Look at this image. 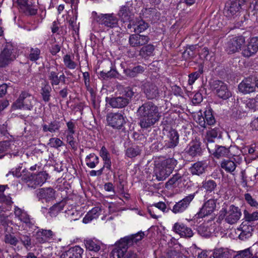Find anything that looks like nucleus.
Masks as SVG:
<instances>
[{"mask_svg": "<svg viewBox=\"0 0 258 258\" xmlns=\"http://www.w3.org/2000/svg\"><path fill=\"white\" fill-rule=\"evenodd\" d=\"M61 127L60 121L54 120L48 124H43L42 125V131L43 132H50L54 133L58 132Z\"/></svg>", "mask_w": 258, "mask_h": 258, "instance_id": "28", "label": "nucleus"}, {"mask_svg": "<svg viewBox=\"0 0 258 258\" xmlns=\"http://www.w3.org/2000/svg\"><path fill=\"white\" fill-rule=\"evenodd\" d=\"M209 152L212 154L216 158L227 156L230 152L229 149L225 146H219L215 144L214 143H210L207 147Z\"/></svg>", "mask_w": 258, "mask_h": 258, "instance_id": "10", "label": "nucleus"}, {"mask_svg": "<svg viewBox=\"0 0 258 258\" xmlns=\"http://www.w3.org/2000/svg\"><path fill=\"white\" fill-rule=\"evenodd\" d=\"M188 179V174L186 172L176 173L166 183V187L168 188L174 185L182 187L185 186V182H187Z\"/></svg>", "mask_w": 258, "mask_h": 258, "instance_id": "8", "label": "nucleus"}, {"mask_svg": "<svg viewBox=\"0 0 258 258\" xmlns=\"http://www.w3.org/2000/svg\"><path fill=\"white\" fill-rule=\"evenodd\" d=\"M40 50L38 48H31L29 54V59L31 61H36L39 58Z\"/></svg>", "mask_w": 258, "mask_h": 258, "instance_id": "52", "label": "nucleus"}, {"mask_svg": "<svg viewBox=\"0 0 258 258\" xmlns=\"http://www.w3.org/2000/svg\"><path fill=\"white\" fill-rule=\"evenodd\" d=\"M85 162L88 167L94 168L99 163V158L95 154L91 153L86 157Z\"/></svg>", "mask_w": 258, "mask_h": 258, "instance_id": "38", "label": "nucleus"}, {"mask_svg": "<svg viewBox=\"0 0 258 258\" xmlns=\"http://www.w3.org/2000/svg\"><path fill=\"white\" fill-rule=\"evenodd\" d=\"M205 119L206 120V127L207 125H212L215 124L216 120L210 110L205 111Z\"/></svg>", "mask_w": 258, "mask_h": 258, "instance_id": "50", "label": "nucleus"}, {"mask_svg": "<svg viewBox=\"0 0 258 258\" xmlns=\"http://www.w3.org/2000/svg\"><path fill=\"white\" fill-rule=\"evenodd\" d=\"M73 135L74 134H67V142L73 149H76L77 146V143L75 140Z\"/></svg>", "mask_w": 258, "mask_h": 258, "instance_id": "59", "label": "nucleus"}, {"mask_svg": "<svg viewBox=\"0 0 258 258\" xmlns=\"http://www.w3.org/2000/svg\"><path fill=\"white\" fill-rule=\"evenodd\" d=\"M145 234L143 232H138L135 234L126 236L122 238V241H125L126 243L131 246L135 243H137L139 241L142 239Z\"/></svg>", "mask_w": 258, "mask_h": 258, "instance_id": "32", "label": "nucleus"}, {"mask_svg": "<svg viewBox=\"0 0 258 258\" xmlns=\"http://www.w3.org/2000/svg\"><path fill=\"white\" fill-rule=\"evenodd\" d=\"M51 91V87L47 83L42 87L41 90V94L44 102H47L49 101Z\"/></svg>", "mask_w": 258, "mask_h": 258, "instance_id": "46", "label": "nucleus"}, {"mask_svg": "<svg viewBox=\"0 0 258 258\" xmlns=\"http://www.w3.org/2000/svg\"><path fill=\"white\" fill-rule=\"evenodd\" d=\"M84 249L79 246H75L63 252L60 258H82Z\"/></svg>", "mask_w": 258, "mask_h": 258, "instance_id": "20", "label": "nucleus"}, {"mask_svg": "<svg viewBox=\"0 0 258 258\" xmlns=\"http://www.w3.org/2000/svg\"><path fill=\"white\" fill-rule=\"evenodd\" d=\"M248 44L252 47L254 52L256 53L258 50V37H253L251 38Z\"/></svg>", "mask_w": 258, "mask_h": 258, "instance_id": "61", "label": "nucleus"}, {"mask_svg": "<svg viewBox=\"0 0 258 258\" xmlns=\"http://www.w3.org/2000/svg\"><path fill=\"white\" fill-rule=\"evenodd\" d=\"M200 73L198 72H194L189 75L188 76V84L190 85H192L195 81L199 78Z\"/></svg>", "mask_w": 258, "mask_h": 258, "instance_id": "63", "label": "nucleus"}, {"mask_svg": "<svg viewBox=\"0 0 258 258\" xmlns=\"http://www.w3.org/2000/svg\"><path fill=\"white\" fill-rule=\"evenodd\" d=\"M12 147V142L5 141L0 142V153H4L9 151Z\"/></svg>", "mask_w": 258, "mask_h": 258, "instance_id": "57", "label": "nucleus"}, {"mask_svg": "<svg viewBox=\"0 0 258 258\" xmlns=\"http://www.w3.org/2000/svg\"><path fill=\"white\" fill-rule=\"evenodd\" d=\"M244 197L245 200L248 205L252 207L258 208V202L251 197L250 194H245Z\"/></svg>", "mask_w": 258, "mask_h": 258, "instance_id": "54", "label": "nucleus"}, {"mask_svg": "<svg viewBox=\"0 0 258 258\" xmlns=\"http://www.w3.org/2000/svg\"><path fill=\"white\" fill-rule=\"evenodd\" d=\"M19 240L22 244L27 250H30L33 246V243L32 241L30 234H20L19 238Z\"/></svg>", "mask_w": 258, "mask_h": 258, "instance_id": "36", "label": "nucleus"}, {"mask_svg": "<svg viewBox=\"0 0 258 258\" xmlns=\"http://www.w3.org/2000/svg\"><path fill=\"white\" fill-rule=\"evenodd\" d=\"M240 229L241 232L239 234V238L241 240H244L252 235V232L253 231L252 226L241 224Z\"/></svg>", "mask_w": 258, "mask_h": 258, "instance_id": "31", "label": "nucleus"}, {"mask_svg": "<svg viewBox=\"0 0 258 258\" xmlns=\"http://www.w3.org/2000/svg\"><path fill=\"white\" fill-rule=\"evenodd\" d=\"M24 12L28 15H35L37 12V9L35 6L32 5V1L29 2L23 9Z\"/></svg>", "mask_w": 258, "mask_h": 258, "instance_id": "53", "label": "nucleus"}, {"mask_svg": "<svg viewBox=\"0 0 258 258\" xmlns=\"http://www.w3.org/2000/svg\"><path fill=\"white\" fill-rule=\"evenodd\" d=\"M217 183L212 179L205 180L202 183V187L206 190L207 192H211L216 188Z\"/></svg>", "mask_w": 258, "mask_h": 258, "instance_id": "44", "label": "nucleus"}, {"mask_svg": "<svg viewBox=\"0 0 258 258\" xmlns=\"http://www.w3.org/2000/svg\"><path fill=\"white\" fill-rule=\"evenodd\" d=\"M197 192L189 194L180 201L176 203L171 210L174 214L181 213L185 211L194 199Z\"/></svg>", "mask_w": 258, "mask_h": 258, "instance_id": "9", "label": "nucleus"}, {"mask_svg": "<svg viewBox=\"0 0 258 258\" xmlns=\"http://www.w3.org/2000/svg\"><path fill=\"white\" fill-rule=\"evenodd\" d=\"M4 241L6 244L16 246L19 242V239L13 234L7 233L4 236Z\"/></svg>", "mask_w": 258, "mask_h": 258, "instance_id": "47", "label": "nucleus"}, {"mask_svg": "<svg viewBox=\"0 0 258 258\" xmlns=\"http://www.w3.org/2000/svg\"><path fill=\"white\" fill-rule=\"evenodd\" d=\"M101 211V208L98 207H95L90 210L85 215L83 218V223L87 224L91 221L93 219L97 218Z\"/></svg>", "mask_w": 258, "mask_h": 258, "instance_id": "33", "label": "nucleus"}, {"mask_svg": "<svg viewBox=\"0 0 258 258\" xmlns=\"http://www.w3.org/2000/svg\"><path fill=\"white\" fill-rule=\"evenodd\" d=\"M149 41L148 36L137 33L130 35L128 38V43L132 47H140L147 44Z\"/></svg>", "mask_w": 258, "mask_h": 258, "instance_id": "12", "label": "nucleus"}, {"mask_svg": "<svg viewBox=\"0 0 258 258\" xmlns=\"http://www.w3.org/2000/svg\"><path fill=\"white\" fill-rule=\"evenodd\" d=\"M33 100V96L28 92H22L18 99L13 104V108L14 109H24L31 110L33 106L32 104Z\"/></svg>", "mask_w": 258, "mask_h": 258, "instance_id": "6", "label": "nucleus"}, {"mask_svg": "<svg viewBox=\"0 0 258 258\" xmlns=\"http://www.w3.org/2000/svg\"><path fill=\"white\" fill-rule=\"evenodd\" d=\"M92 14L94 20L99 24L109 28H113L118 26V18L113 13L97 15L96 12H93Z\"/></svg>", "mask_w": 258, "mask_h": 258, "instance_id": "5", "label": "nucleus"}, {"mask_svg": "<svg viewBox=\"0 0 258 258\" xmlns=\"http://www.w3.org/2000/svg\"><path fill=\"white\" fill-rule=\"evenodd\" d=\"M244 219L246 221L253 222L258 220V212H253L252 213H249L247 210L243 211Z\"/></svg>", "mask_w": 258, "mask_h": 258, "instance_id": "49", "label": "nucleus"}, {"mask_svg": "<svg viewBox=\"0 0 258 258\" xmlns=\"http://www.w3.org/2000/svg\"><path fill=\"white\" fill-rule=\"evenodd\" d=\"M206 165L203 161H198L194 163L189 170L192 175H200L205 171Z\"/></svg>", "mask_w": 258, "mask_h": 258, "instance_id": "29", "label": "nucleus"}, {"mask_svg": "<svg viewBox=\"0 0 258 258\" xmlns=\"http://www.w3.org/2000/svg\"><path fill=\"white\" fill-rule=\"evenodd\" d=\"M217 200L211 199L204 203L198 213L199 217L202 218L211 214L215 210Z\"/></svg>", "mask_w": 258, "mask_h": 258, "instance_id": "19", "label": "nucleus"}, {"mask_svg": "<svg viewBox=\"0 0 258 258\" xmlns=\"http://www.w3.org/2000/svg\"><path fill=\"white\" fill-rule=\"evenodd\" d=\"M137 115L142 128H148L157 122L161 115L158 107L151 101L143 103L137 109Z\"/></svg>", "mask_w": 258, "mask_h": 258, "instance_id": "1", "label": "nucleus"}, {"mask_svg": "<svg viewBox=\"0 0 258 258\" xmlns=\"http://www.w3.org/2000/svg\"><path fill=\"white\" fill-rule=\"evenodd\" d=\"M117 15L120 21L123 23L130 21L133 16L129 7L125 6H122L120 8Z\"/></svg>", "mask_w": 258, "mask_h": 258, "instance_id": "27", "label": "nucleus"}, {"mask_svg": "<svg viewBox=\"0 0 258 258\" xmlns=\"http://www.w3.org/2000/svg\"><path fill=\"white\" fill-rule=\"evenodd\" d=\"M128 245L125 241H122L121 238L116 243L115 246L112 249L111 254L112 258H123L126 254Z\"/></svg>", "mask_w": 258, "mask_h": 258, "instance_id": "14", "label": "nucleus"}, {"mask_svg": "<svg viewBox=\"0 0 258 258\" xmlns=\"http://www.w3.org/2000/svg\"><path fill=\"white\" fill-rule=\"evenodd\" d=\"M20 169H17L15 171L10 172L14 176L20 177L21 180L26 183L28 187L35 189L38 186H42L46 181L48 174L45 171H41L37 174L32 173L28 171L23 170L22 172L19 174Z\"/></svg>", "mask_w": 258, "mask_h": 258, "instance_id": "2", "label": "nucleus"}, {"mask_svg": "<svg viewBox=\"0 0 258 258\" xmlns=\"http://www.w3.org/2000/svg\"><path fill=\"white\" fill-rule=\"evenodd\" d=\"M55 190L51 187L41 188L37 191V197L39 199L50 201L55 199Z\"/></svg>", "mask_w": 258, "mask_h": 258, "instance_id": "23", "label": "nucleus"}, {"mask_svg": "<svg viewBox=\"0 0 258 258\" xmlns=\"http://www.w3.org/2000/svg\"><path fill=\"white\" fill-rule=\"evenodd\" d=\"M62 209L59 204H55L49 209V214L51 217H55Z\"/></svg>", "mask_w": 258, "mask_h": 258, "instance_id": "55", "label": "nucleus"}, {"mask_svg": "<svg viewBox=\"0 0 258 258\" xmlns=\"http://www.w3.org/2000/svg\"><path fill=\"white\" fill-rule=\"evenodd\" d=\"M143 16L146 18L158 19L160 14L158 11L153 8H145L142 10Z\"/></svg>", "mask_w": 258, "mask_h": 258, "instance_id": "37", "label": "nucleus"}, {"mask_svg": "<svg viewBox=\"0 0 258 258\" xmlns=\"http://www.w3.org/2000/svg\"><path fill=\"white\" fill-rule=\"evenodd\" d=\"M144 92L148 99H156L159 96L158 87L154 84L147 82L143 85Z\"/></svg>", "mask_w": 258, "mask_h": 258, "instance_id": "16", "label": "nucleus"}, {"mask_svg": "<svg viewBox=\"0 0 258 258\" xmlns=\"http://www.w3.org/2000/svg\"><path fill=\"white\" fill-rule=\"evenodd\" d=\"M99 154L103 161L110 159L109 153L104 146L101 148Z\"/></svg>", "mask_w": 258, "mask_h": 258, "instance_id": "62", "label": "nucleus"}, {"mask_svg": "<svg viewBox=\"0 0 258 258\" xmlns=\"http://www.w3.org/2000/svg\"><path fill=\"white\" fill-rule=\"evenodd\" d=\"M167 139L165 141V146L167 148H174L179 142V135L175 130H170L167 135Z\"/></svg>", "mask_w": 258, "mask_h": 258, "instance_id": "21", "label": "nucleus"}, {"mask_svg": "<svg viewBox=\"0 0 258 258\" xmlns=\"http://www.w3.org/2000/svg\"><path fill=\"white\" fill-rule=\"evenodd\" d=\"M255 53L256 52H254V50L252 49V47L248 44L242 51L243 55L247 57H249Z\"/></svg>", "mask_w": 258, "mask_h": 258, "instance_id": "60", "label": "nucleus"}, {"mask_svg": "<svg viewBox=\"0 0 258 258\" xmlns=\"http://www.w3.org/2000/svg\"><path fill=\"white\" fill-rule=\"evenodd\" d=\"M106 101L113 108L121 109L129 104V99H126L124 96L106 97Z\"/></svg>", "mask_w": 258, "mask_h": 258, "instance_id": "17", "label": "nucleus"}, {"mask_svg": "<svg viewBox=\"0 0 258 258\" xmlns=\"http://www.w3.org/2000/svg\"><path fill=\"white\" fill-rule=\"evenodd\" d=\"M142 149L138 146H135L127 148L125 151V155L132 158L140 155L142 152Z\"/></svg>", "mask_w": 258, "mask_h": 258, "instance_id": "41", "label": "nucleus"}, {"mask_svg": "<svg viewBox=\"0 0 258 258\" xmlns=\"http://www.w3.org/2000/svg\"><path fill=\"white\" fill-rule=\"evenodd\" d=\"M255 86V84L251 82V79L247 78L239 84L238 89L241 92L247 94L253 92Z\"/></svg>", "mask_w": 258, "mask_h": 258, "instance_id": "25", "label": "nucleus"}, {"mask_svg": "<svg viewBox=\"0 0 258 258\" xmlns=\"http://www.w3.org/2000/svg\"><path fill=\"white\" fill-rule=\"evenodd\" d=\"M39 233L48 240L53 239L54 236V234L50 230L41 229L37 232L38 234H39Z\"/></svg>", "mask_w": 258, "mask_h": 258, "instance_id": "58", "label": "nucleus"}, {"mask_svg": "<svg viewBox=\"0 0 258 258\" xmlns=\"http://www.w3.org/2000/svg\"><path fill=\"white\" fill-rule=\"evenodd\" d=\"M106 121L108 125L116 130H121L125 123L123 113L121 111L108 113Z\"/></svg>", "mask_w": 258, "mask_h": 258, "instance_id": "7", "label": "nucleus"}, {"mask_svg": "<svg viewBox=\"0 0 258 258\" xmlns=\"http://www.w3.org/2000/svg\"><path fill=\"white\" fill-rule=\"evenodd\" d=\"M242 215L241 209L233 205H230L228 209L222 208L220 211L219 218L230 225L236 223Z\"/></svg>", "mask_w": 258, "mask_h": 258, "instance_id": "3", "label": "nucleus"}, {"mask_svg": "<svg viewBox=\"0 0 258 258\" xmlns=\"http://www.w3.org/2000/svg\"><path fill=\"white\" fill-rule=\"evenodd\" d=\"M213 85L216 90L217 95L219 98L225 100L231 96V93L228 90L227 85L223 82L216 80L213 82Z\"/></svg>", "mask_w": 258, "mask_h": 258, "instance_id": "13", "label": "nucleus"}, {"mask_svg": "<svg viewBox=\"0 0 258 258\" xmlns=\"http://www.w3.org/2000/svg\"><path fill=\"white\" fill-rule=\"evenodd\" d=\"M172 230L176 233L180 235L181 237L185 238H190L194 235L191 228L182 223H175L173 226Z\"/></svg>", "mask_w": 258, "mask_h": 258, "instance_id": "18", "label": "nucleus"}, {"mask_svg": "<svg viewBox=\"0 0 258 258\" xmlns=\"http://www.w3.org/2000/svg\"><path fill=\"white\" fill-rule=\"evenodd\" d=\"M14 213L15 216L18 217L20 220L26 224L29 227H31V226L33 224L29 216L24 210L18 207H16L15 208Z\"/></svg>", "mask_w": 258, "mask_h": 258, "instance_id": "26", "label": "nucleus"}, {"mask_svg": "<svg viewBox=\"0 0 258 258\" xmlns=\"http://www.w3.org/2000/svg\"><path fill=\"white\" fill-rule=\"evenodd\" d=\"M134 26V32L139 34L146 30L149 27V24L143 20H136Z\"/></svg>", "mask_w": 258, "mask_h": 258, "instance_id": "42", "label": "nucleus"}, {"mask_svg": "<svg viewBox=\"0 0 258 258\" xmlns=\"http://www.w3.org/2000/svg\"><path fill=\"white\" fill-rule=\"evenodd\" d=\"M241 5L239 1L237 0H230L229 3L228 4L227 8L225 9L224 14L227 17H231L235 15H237Z\"/></svg>", "mask_w": 258, "mask_h": 258, "instance_id": "22", "label": "nucleus"}, {"mask_svg": "<svg viewBox=\"0 0 258 258\" xmlns=\"http://www.w3.org/2000/svg\"><path fill=\"white\" fill-rule=\"evenodd\" d=\"M49 144L51 147L58 148L62 145L63 142L59 138H52L49 140Z\"/></svg>", "mask_w": 258, "mask_h": 258, "instance_id": "56", "label": "nucleus"}, {"mask_svg": "<svg viewBox=\"0 0 258 258\" xmlns=\"http://www.w3.org/2000/svg\"><path fill=\"white\" fill-rule=\"evenodd\" d=\"M230 253L226 248H220L214 250V258H229Z\"/></svg>", "mask_w": 258, "mask_h": 258, "instance_id": "45", "label": "nucleus"}, {"mask_svg": "<svg viewBox=\"0 0 258 258\" xmlns=\"http://www.w3.org/2000/svg\"><path fill=\"white\" fill-rule=\"evenodd\" d=\"M12 50V46L7 44L0 54V67H5L15 58Z\"/></svg>", "mask_w": 258, "mask_h": 258, "instance_id": "11", "label": "nucleus"}, {"mask_svg": "<svg viewBox=\"0 0 258 258\" xmlns=\"http://www.w3.org/2000/svg\"><path fill=\"white\" fill-rule=\"evenodd\" d=\"M58 74L57 71H51L49 72L48 75V80L50 81L51 85L52 87L59 84Z\"/></svg>", "mask_w": 258, "mask_h": 258, "instance_id": "48", "label": "nucleus"}, {"mask_svg": "<svg viewBox=\"0 0 258 258\" xmlns=\"http://www.w3.org/2000/svg\"><path fill=\"white\" fill-rule=\"evenodd\" d=\"M67 126L68 127L67 134H74L76 127L75 123L72 121H69L67 123Z\"/></svg>", "mask_w": 258, "mask_h": 258, "instance_id": "64", "label": "nucleus"}, {"mask_svg": "<svg viewBox=\"0 0 258 258\" xmlns=\"http://www.w3.org/2000/svg\"><path fill=\"white\" fill-rule=\"evenodd\" d=\"M176 164V161L175 159L168 158L157 166L155 171L157 180H165L172 173Z\"/></svg>", "mask_w": 258, "mask_h": 258, "instance_id": "4", "label": "nucleus"}, {"mask_svg": "<svg viewBox=\"0 0 258 258\" xmlns=\"http://www.w3.org/2000/svg\"><path fill=\"white\" fill-rule=\"evenodd\" d=\"M220 131L219 127H215L208 131L205 136V140L206 143L207 147L208 144L212 142H214V139L216 138L220 134Z\"/></svg>", "mask_w": 258, "mask_h": 258, "instance_id": "34", "label": "nucleus"}, {"mask_svg": "<svg viewBox=\"0 0 258 258\" xmlns=\"http://www.w3.org/2000/svg\"><path fill=\"white\" fill-rule=\"evenodd\" d=\"M145 70L144 67L142 66H137L133 68H128L124 70V74L128 77L134 78L138 75L142 74Z\"/></svg>", "mask_w": 258, "mask_h": 258, "instance_id": "30", "label": "nucleus"}, {"mask_svg": "<svg viewBox=\"0 0 258 258\" xmlns=\"http://www.w3.org/2000/svg\"><path fill=\"white\" fill-rule=\"evenodd\" d=\"M154 46L152 44H148L142 47L139 51V55L143 57L147 58L153 54Z\"/></svg>", "mask_w": 258, "mask_h": 258, "instance_id": "39", "label": "nucleus"}, {"mask_svg": "<svg viewBox=\"0 0 258 258\" xmlns=\"http://www.w3.org/2000/svg\"><path fill=\"white\" fill-rule=\"evenodd\" d=\"M63 59L64 63L68 68L70 69H75L76 68L77 63L72 60L70 55H65Z\"/></svg>", "mask_w": 258, "mask_h": 258, "instance_id": "51", "label": "nucleus"}, {"mask_svg": "<svg viewBox=\"0 0 258 258\" xmlns=\"http://www.w3.org/2000/svg\"><path fill=\"white\" fill-rule=\"evenodd\" d=\"M186 152L193 157L200 155L202 153L200 143L197 141L191 142L186 148Z\"/></svg>", "mask_w": 258, "mask_h": 258, "instance_id": "24", "label": "nucleus"}, {"mask_svg": "<svg viewBox=\"0 0 258 258\" xmlns=\"http://www.w3.org/2000/svg\"><path fill=\"white\" fill-rule=\"evenodd\" d=\"M86 248L90 251L97 252L100 249L99 242L94 241L91 239L84 240Z\"/></svg>", "mask_w": 258, "mask_h": 258, "instance_id": "40", "label": "nucleus"}, {"mask_svg": "<svg viewBox=\"0 0 258 258\" xmlns=\"http://www.w3.org/2000/svg\"><path fill=\"white\" fill-rule=\"evenodd\" d=\"M245 43L243 36L235 37L231 39L227 43V50L229 53H234L241 49Z\"/></svg>", "mask_w": 258, "mask_h": 258, "instance_id": "15", "label": "nucleus"}, {"mask_svg": "<svg viewBox=\"0 0 258 258\" xmlns=\"http://www.w3.org/2000/svg\"><path fill=\"white\" fill-rule=\"evenodd\" d=\"M237 164L234 161L231 159L223 160L221 163V167L227 172L232 173L236 168Z\"/></svg>", "mask_w": 258, "mask_h": 258, "instance_id": "35", "label": "nucleus"}, {"mask_svg": "<svg viewBox=\"0 0 258 258\" xmlns=\"http://www.w3.org/2000/svg\"><path fill=\"white\" fill-rule=\"evenodd\" d=\"M254 254L252 253L250 247L246 248L242 250H239L236 252L233 258H251Z\"/></svg>", "mask_w": 258, "mask_h": 258, "instance_id": "43", "label": "nucleus"}]
</instances>
